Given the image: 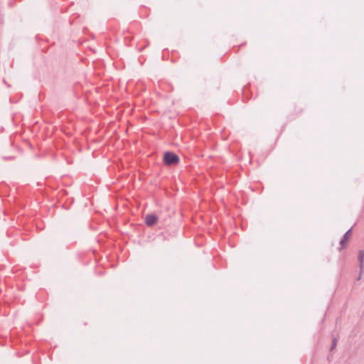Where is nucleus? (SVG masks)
Instances as JSON below:
<instances>
[{"label":"nucleus","mask_w":364,"mask_h":364,"mask_svg":"<svg viewBox=\"0 0 364 364\" xmlns=\"http://www.w3.org/2000/svg\"><path fill=\"white\" fill-rule=\"evenodd\" d=\"M350 232H351V229L348 230L343 235V238L341 239V242H340V245H341V247H340V250H341L343 248L345 247V246L347 245L348 242V239L350 236Z\"/></svg>","instance_id":"nucleus-4"},{"label":"nucleus","mask_w":364,"mask_h":364,"mask_svg":"<svg viewBox=\"0 0 364 364\" xmlns=\"http://www.w3.org/2000/svg\"><path fill=\"white\" fill-rule=\"evenodd\" d=\"M358 259L359 261L360 274H363L364 272V250H359Z\"/></svg>","instance_id":"nucleus-3"},{"label":"nucleus","mask_w":364,"mask_h":364,"mask_svg":"<svg viewBox=\"0 0 364 364\" xmlns=\"http://www.w3.org/2000/svg\"><path fill=\"white\" fill-rule=\"evenodd\" d=\"M336 344H337V338H335L333 339V343H332L331 350H333V349L336 346Z\"/></svg>","instance_id":"nucleus-5"},{"label":"nucleus","mask_w":364,"mask_h":364,"mask_svg":"<svg viewBox=\"0 0 364 364\" xmlns=\"http://www.w3.org/2000/svg\"><path fill=\"white\" fill-rule=\"evenodd\" d=\"M362 275H363V274H360V273H359V276H358V277L357 280H360V279H361V277H362Z\"/></svg>","instance_id":"nucleus-6"},{"label":"nucleus","mask_w":364,"mask_h":364,"mask_svg":"<svg viewBox=\"0 0 364 364\" xmlns=\"http://www.w3.org/2000/svg\"><path fill=\"white\" fill-rule=\"evenodd\" d=\"M164 162L168 166L176 165L179 162V158L173 152L167 151L164 155Z\"/></svg>","instance_id":"nucleus-1"},{"label":"nucleus","mask_w":364,"mask_h":364,"mask_svg":"<svg viewBox=\"0 0 364 364\" xmlns=\"http://www.w3.org/2000/svg\"><path fill=\"white\" fill-rule=\"evenodd\" d=\"M158 220V217L156 215L149 214L145 217V223L147 226H153L154 225Z\"/></svg>","instance_id":"nucleus-2"}]
</instances>
